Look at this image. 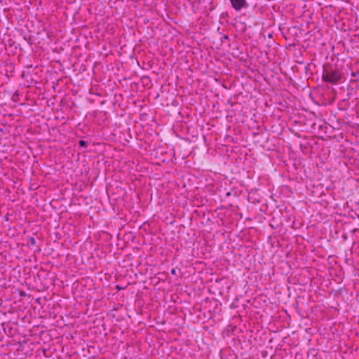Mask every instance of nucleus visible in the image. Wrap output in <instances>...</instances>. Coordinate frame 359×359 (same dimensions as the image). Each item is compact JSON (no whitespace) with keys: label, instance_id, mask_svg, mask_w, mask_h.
I'll return each mask as SVG.
<instances>
[{"label":"nucleus","instance_id":"1","mask_svg":"<svg viewBox=\"0 0 359 359\" xmlns=\"http://www.w3.org/2000/svg\"><path fill=\"white\" fill-rule=\"evenodd\" d=\"M342 74L341 71L331 65L324 66L322 79L323 81L329 83H337L341 79Z\"/></svg>","mask_w":359,"mask_h":359},{"label":"nucleus","instance_id":"2","mask_svg":"<svg viewBox=\"0 0 359 359\" xmlns=\"http://www.w3.org/2000/svg\"><path fill=\"white\" fill-rule=\"evenodd\" d=\"M230 2L236 11H240L243 8L248 7V3L245 0H230Z\"/></svg>","mask_w":359,"mask_h":359},{"label":"nucleus","instance_id":"3","mask_svg":"<svg viewBox=\"0 0 359 359\" xmlns=\"http://www.w3.org/2000/svg\"><path fill=\"white\" fill-rule=\"evenodd\" d=\"M79 145L81 147H86L87 146V142L84 141V140H80L79 141Z\"/></svg>","mask_w":359,"mask_h":359},{"label":"nucleus","instance_id":"4","mask_svg":"<svg viewBox=\"0 0 359 359\" xmlns=\"http://www.w3.org/2000/svg\"><path fill=\"white\" fill-rule=\"evenodd\" d=\"M29 243L32 245H35V243H36L35 239L33 237H30L29 238Z\"/></svg>","mask_w":359,"mask_h":359},{"label":"nucleus","instance_id":"5","mask_svg":"<svg viewBox=\"0 0 359 359\" xmlns=\"http://www.w3.org/2000/svg\"><path fill=\"white\" fill-rule=\"evenodd\" d=\"M171 273L173 275H176V269H172L171 271Z\"/></svg>","mask_w":359,"mask_h":359}]
</instances>
